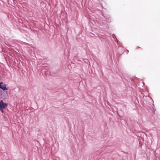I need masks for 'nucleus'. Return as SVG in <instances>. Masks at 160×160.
Segmentation results:
<instances>
[{"instance_id":"nucleus-1","label":"nucleus","mask_w":160,"mask_h":160,"mask_svg":"<svg viewBox=\"0 0 160 160\" xmlns=\"http://www.w3.org/2000/svg\"><path fill=\"white\" fill-rule=\"evenodd\" d=\"M7 106V103H4L2 100L0 101V110L5 109Z\"/></svg>"},{"instance_id":"nucleus-3","label":"nucleus","mask_w":160,"mask_h":160,"mask_svg":"<svg viewBox=\"0 0 160 160\" xmlns=\"http://www.w3.org/2000/svg\"><path fill=\"white\" fill-rule=\"evenodd\" d=\"M2 110L3 109H1V110H0L2 112V113H3V110Z\"/></svg>"},{"instance_id":"nucleus-2","label":"nucleus","mask_w":160,"mask_h":160,"mask_svg":"<svg viewBox=\"0 0 160 160\" xmlns=\"http://www.w3.org/2000/svg\"><path fill=\"white\" fill-rule=\"evenodd\" d=\"M0 88L3 91L7 90L8 88H7L6 84L3 82L0 83Z\"/></svg>"}]
</instances>
